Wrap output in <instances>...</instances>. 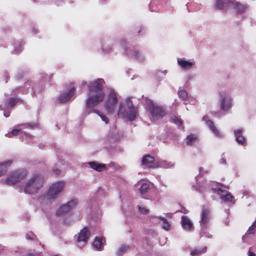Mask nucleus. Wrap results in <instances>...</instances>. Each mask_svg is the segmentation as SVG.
Wrapping results in <instances>:
<instances>
[{
	"instance_id": "nucleus-5",
	"label": "nucleus",
	"mask_w": 256,
	"mask_h": 256,
	"mask_svg": "<svg viewBox=\"0 0 256 256\" xmlns=\"http://www.w3.org/2000/svg\"><path fill=\"white\" fill-rule=\"evenodd\" d=\"M212 220V214L208 208L204 207L200 214V236H204L208 238H212V234L209 232L210 222Z\"/></svg>"
},
{
	"instance_id": "nucleus-25",
	"label": "nucleus",
	"mask_w": 256,
	"mask_h": 256,
	"mask_svg": "<svg viewBox=\"0 0 256 256\" xmlns=\"http://www.w3.org/2000/svg\"><path fill=\"white\" fill-rule=\"evenodd\" d=\"M90 112H94L98 114V115L101 118L102 120L106 124L108 123V118L102 112L96 109H92V111H90L88 112L87 114H89Z\"/></svg>"
},
{
	"instance_id": "nucleus-27",
	"label": "nucleus",
	"mask_w": 256,
	"mask_h": 256,
	"mask_svg": "<svg viewBox=\"0 0 256 256\" xmlns=\"http://www.w3.org/2000/svg\"><path fill=\"white\" fill-rule=\"evenodd\" d=\"M173 166L170 162H167L166 160H161L156 164V167H163L164 168H170Z\"/></svg>"
},
{
	"instance_id": "nucleus-12",
	"label": "nucleus",
	"mask_w": 256,
	"mask_h": 256,
	"mask_svg": "<svg viewBox=\"0 0 256 256\" xmlns=\"http://www.w3.org/2000/svg\"><path fill=\"white\" fill-rule=\"evenodd\" d=\"M202 120L216 138H223L224 137V134L214 124L212 120L208 119V116H204Z\"/></svg>"
},
{
	"instance_id": "nucleus-34",
	"label": "nucleus",
	"mask_w": 256,
	"mask_h": 256,
	"mask_svg": "<svg viewBox=\"0 0 256 256\" xmlns=\"http://www.w3.org/2000/svg\"><path fill=\"white\" fill-rule=\"evenodd\" d=\"M17 100L14 98H10L7 100L8 107L12 108L13 107L16 103Z\"/></svg>"
},
{
	"instance_id": "nucleus-40",
	"label": "nucleus",
	"mask_w": 256,
	"mask_h": 256,
	"mask_svg": "<svg viewBox=\"0 0 256 256\" xmlns=\"http://www.w3.org/2000/svg\"><path fill=\"white\" fill-rule=\"evenodd\" d=\"M55 173H56V174H60V170H56V171H55Z\"/></svg>"
},
{
	"instance_id": "nucleus-41",
	"label": "nucleus",
	"mask_w": 256,
	"mask_h": 256,
	"mask_svg": "<svg viewBox=\"0 0 256 256\" xmlns=\"http://www.w3.org/2000/svg\"><path fill=\"white\" fill-rule=\"evenodd\" d=\"M244 195H246V196H248V192H244Z\"/></svg>"
},
{
	"instance_id": "nucleus-9",
	"label": "nucleus",
	"mask_w": 256,
	"mask_h": 256,
	"mask_svg": "<svg viewBox=\"0 0 256 256\" xmlns=\"http://www.w3.org/2000/svg\"><path fill=\"white\" fill-rule=\"evenodd\" d=\"M65 182L60 181L52 184L48 191V196L50 199H56L65 188Z\"/></svg>"
},
{
	"instance_id": "nucleus-47",
	"label": "nucleus",
	"mask_w": 256,
	"mask_h": 256,
	"mask_svg": "<svg viewBox=\"0 0 256 256\" xmlns=\"http://www.w3.org/2000/svg\"><path fill=\"white\" fill-rule=\"evenodd\" d=\"M192 138H193V140L194 139V135H193Z\"/></svg>"
},
{
	"instance_id": "nucleus-29",
	"label": "nucleus",
	"mask_w": 256,
	"mask_h": 256,
	"mask_svg": "<svg viewBox=\"0 0 256 256\" xmlns=\"http://www.w3.org/2000/svg\"><path fill=\"white\" fill-rule=\"evenodd\" d=\"M130 248L129 246H122L117 251V255L118 256H123L126 252Z\"/></svg>"
},
{
	"instance_id": "nucleus-37",
	"label": "nucleus",
	"mask_w": 256,
	"mask_h": 256,
	"mask_svg": "<svg viewBox=\"0 0 256 256\" xmlns=\"http://www.w3.org/2000/svg\"><path fill=\"white\" fill-rule=\"evenodd\" d=\"M220 163L221 164H226V160L224 158L222 157L220 159Z\"/></svg>"
},
{
	"instance_id": "nucleus-39",
	"label": "nucleus",
	"mask_w": 256,
	"mask_h": 256,
	"mask_svg": "<svg viewBox=\"0 0 256 256\" xmlns=\"http://www.w3.org/2000/svg\"><path fill=\"white\" fill-rule=\"evenodd\" d=\"M4 115L6 116V117H8L9 116H10V113L8 112H4Z\"/></svg>"
},
{
	"instance_id": "nucleus-10",
	"label": "nucleus",
	"mask_w": 256,
	"mask_h": 256,
	"mask_svg": "<svg viewBox=\"0 0 256 256\" xmlns=\"http://www.w3.org/2000/svg\"><path fill=\"white\" fill-rule=\"evenodd\" d=\"M148 110L151 114L152 118L154 120L160 119L166 114L164 110L162 107L158 106L152 102H150Z\"/></svg>"
},
{
	"instance_id": "nucleus-38",
	"label": "nucleus",
	"mask_w": 256,
	"mask_h": 256,
	"mask_svg": "<svg viewBox=\"0 0 256 256\" xmlns=\"http://www.w3.org/2000/svg\"><path fill=\"white\" fill-rule=\"evenodd\" d=\"M248 256H256V254H254V252L249 250L248 252Z\"/></svg>"
},
{
	"instance_id": "nucleus-21",
	"label": "nucleus",
	"mask_w": 256,
	"mask_h": 256,
	"mask_svg": "<svg viewBox=\"0 0 256 256\" xmlns=\"http://www.w3.org/2000/svg\"><path fill=\"white\" fill-rule=\"evenodd\" d=\"M22 126H24L26 128H28L30 126V125L28 124L18 126L14 129L12 130L10 132L6 134V135L8 137H12L18 135L21 130H22Z\"/></svg>"
},
{
	"instance_id": "nucleus-35",
	"label": "nucleus",
	"mask_w": 256,
	"mask_h": 256,
	"mask_svg": "<svg viewBox=\"0 0 256 256\" xmlns=\"http://www.w3.org/2000/svg\"><path fill=\"white\" fill-rule=\"evenodd\" d=\"M180 98L182 100H185L187 98V92L184 90H180L178 92Z\"/></svg>"
},
{
	"instance_id": "nucleus-20",
	"label": "nucleus",
	"mask_w": 256,
	"mask_h": 256,
	"mask_svg": "<svg viewBox=\"0 0 256 256\" xmlns=\"http://www.w3.org/2000/svg\"><path fill=\"white\" fill-rule=\"evenodd\" d=\"M12 162V160H6L4 162H0V176H3L7 170V167Z\"/></svg>"
},
{
	"instance_id": "nucleus-36",
	"label": "nucleus",
	"mask_w": 256,
	"mask_h": 256,
	"mask_svg": "<svg viewBox=\"0 0 256 256\" xmlns=\"http://www.w3.org/2000/svg\"><path fill=\"white\" fill-rule=\"evenodd\" d=\"M186 144L191 146L192 144V136L191 134L188 135L186 137Z\"/></svg>"
},
{
	"instance_id": "nucleus-28",
	"label": "nucleus",
	"mask_w": 256,
	"mask_h": 256,
	"mask_svg": "<svg viewBox=\"0 0 256 256\" xmlns=\"http://www.w3.org/2000/svg\"><path fill=\"white\" fill-rule=\"evenodd\" d=\"M158 219L162 222L161 225L162 228L166 230H170V224L168 220L162 217H159Z\"/></svg>"
},
{
	"instance_id": "nucleus-19",
	"label": "nucleus",
	"mask_w": 256,
	"mask_h": 256,
	"mask_svg": "<svg viewBox=\"0 0 256 256\" xmlns=\"http://www.w3.org/2000/svg\"><path fill=\"white\" fill-rule=\"evenodd\" d=\"M90 167L98 172H102L106 169L105 164H100L96 162H90L88 163Z\"/></svg>"
},
{
	"instance_id": "nucleus-46",
	"label": "nucleus",
	"mask_w": 256,
	"mask_h": 256,
	"mask_svg": "<svg viewBox=\"0 0 256 256\" xmlns=\"http://www.w3.org/2000/svg\"><path fill=\"white\" fill-rule=\"evenodd\" d=\"M202 170V168H200V171L201 172Z\"/></svg>"
},
{
	"instance_id": "nucleus-26",
	"label": "nucleus",
	"mask_w": 256,
	"mask_h": 256,
	"mask_svg": "<svg viewBox=\"0 0 256 256\" xmlns=\"http://www.w3.org/2000/svg\"><path fill=\"white\" fill-rule=\"evenodd\" d=\"M130 56L131 57L134 58L140 61H142L144 60V55L138 51H134L132 53L130 54Z\"/></svg>"
},
{
	"instance_id": "nucleus-6",
	"label": "nucleus",
	"mask_w": 256,
	"mask_h": 256,
	"mask_svg": "<svg viewBox=\"0 0 256 256\" xmlns=\"http://www.w3.org/2000/svg\"><path fill=\"white\" fill-rule=\"evenodd\" d=\"M214 8L218 10H234L237 12H242L246 8V6L235 2V0H216Z\"/></svg>"
},
{
	"instance_id": "nucleus-45",
	"label": "nucleus",
	"mask_w": 256,
	"mask_h": 256,
	"mask_svg": "<svg viewBox=\"0 0 256 256\" xmlns=\"http://www.w3.org/2000/svg\"><path fill=\"white\" fill-rule=\"evenodd\" d=\"M242 239H243V240H244V237L242 238Z\"/></svg>"
},
{
	"instance_id": "nucleus-42",
	"label": "nucleus",
	"mask_w": 256,
	"mask_h": 256,
	"mask_svg": "<svg viewBox=\"0 0 256 256\" xmlns=\"http://www.w3.org/2000/svg\"><path fill=\"white\" fill-rule=\"evenodd\" d=\"M26 238L27 239L32 238L30 236H26Z\"/></svg>"
},
{
	"instance_id": "nucleus-22",
	"label": "nucleus",
	"mask_w": 256,
	"mask_h": 256,
	"mask_svg": "<svg viewBox=\"0 0 256 256\" xmlns=\"http://www.w3.org/2000/svg\"><path fill=\"white\" fill-rule=\"evenodd\" d=\"M182 228L186 230H190L192 228L190 220L186 216L182 217Z\"/></svg>"
},
{
	"instance_id": "nucleus-2",
	"label": "nucleus",
	"mask_w": 256,
	"mask_h": 256,
	"mask_svg": "<svg viewBox=\"0 0 256 256\" xmlns=\"http://www.w3.org/2000/svg\"><path fill=\"white\" fill-rule=\"evenodd\" d=\"M218 105L220 108L218 112H214L212 114L214 117L222 118L224 112H229L233 106V99L230 91L222 90L218 94Z\"/></svg>"
},
{
	"instance_id": "nucleus-3",
	"label": "nucleus",
	"mask_w": 256,
	"mask_h": 256,
	"mask_svg": "<svg viewBox=\"0 0 256 256\" xmlns=\"http://www.w3.org/2000/svg\"><path fill=\"white\" fill-rule=\"evenodd\" d=\"M137 114V108L134 106L130 98H127L120 102L117 110L119 118L133 121L136 119Z\"/></svg>"
},
{
	"instance_id": "nucleus-15",
	"label": "nucleus",
	"mask_w": 256,
	"mask_h": 256,
	"mask_svg": "<svg viewBox=\"0 0 256 256\" xmlns=\"http://www.w3.org/2000/svg\"><path fill=\"white\" fill-rule=\"evenodd\" d=\"M74 94V88H72L68 92L60 95L58 98L60 103H65L70 100Z\"/></svg>"
},
{
	"instance_id": "nucleus-8",
	"label": "nucleus",
	"mask_w": 256,
	"mask_h": 256,
	"mask_svg": "<svg viewBox=\"0 0 256 256\" xmlns=\"http://www.w3.org/2000/svg\"><path fill=\"white\" fill-rule=\"evenodd\" d=\"M28 172L25 168L18 169L9 172L6 180L7 184H15L20 182L27 176Z\"/></svg>"
},
{
	"instance_id": "nucleus-44",
	"label": "nucleus",
	"mask_w": 256,
	"mask_h": 256,
	"mask_svg": "<svg viewBox=\"0 0 256 256\" xmlns=\"http://www.w3.org/2000/svg\"><path fill=\"white\" fill-rule=\"evenodd\" d=\"M86 84V82H84L82 83V84Z\"/></svg>"
},
{
	"instance_id": "nucleus-13",
	"label": "nucleus",
	"mask_w": 256,
	"mask_h": 256,
	"mask_svg": "<svg viewBox=\"0 0 256 256\" xmlns=\"http://www.w3.org/2000/svg\"><path fill=\"white\" fill-rule=\"evenodd\" d=\"M90 235V232L86 227H84L80 230L77 238L78 246L80 248H82L88 242Z\"/></svg>"
},
{
	"instance_id": "nucleus-16",
	"label": "nucleus",
	"mask_w": 256,
	"mask_h": 256,
	"mask_svg": "<svg viewBox=\"0 0 256 256\" xmlns=\"http://www.w3.org/2000/svg\"><path fill=\"white\" fill-rule=\"evenodd\" d=\"M243 130L242 128H238L234 130V134L236 138V142L242 145L244 144L246 140L242 135Z\"/></svg>"
},
{
	"instance_id": "nucleus-23",
	"label": "nucleus",
	"mask_w": 256,
	"mask_h": 256,
	"mask_svg": "<svg viewBox=\"0 0 256 256\" xmlns=\"http://www.w3.org/2000/svg\"><path fill=\"white\" fill-rule=\"evenodd\" d=\"M104 243L102 238L96 237L94 242L93 247L98 250H102L104 246Z\"/></svg>"
},
{
	"instance_id": "nucleus-4",
	"label": "nucleus",
	"mask_w": 256,
	"mask_h": 256,
	"mask_svg": "<svg viewBox=\"0 0 256 256\" xmlns=\"http://www.w3.org/2000/svg\"><path fill=\"white\" fill-rule=\"evenodd\" d=\"M44 181V178L40 173L33 174L24 184V192L30 194H36L42 186Z\"/></svg>"
},
{
	"instance_id": "nucleus-17",
	"label": "nucleus",
	"mask_w": 256,
	"mask_h": 256,
	"mask_svg": "<svg viewBox=\"0 0 256 256\" xmlns=\"http://www.w3.org/2000/svg\"><path fill=\"white\" fill-rule=\"evenodd\" d=\"M178 63L181 68L185 70H188L192 67V62L186 60L185 58H178Z\"/></svg>"
},
{
	"instance_id": "nucleus-31",
	"label": "nucleus",
	"mask_w": 256,
	"mask_h": 256,
	"mask_svg": "<svg viewBox=\"0 0 256 256\" xmlns=\"http://www.w3.org/2000/svg\"><path fill=\"white\" fill-rule=\"evenodd\" d=\"M256 232V220L253 222L252 225L250 227L246 234H254Z\"/></svg>"
},
{
	"instance_id": "nucleus-32",
	"label": "nucleus",
	"mask_w": 256,
	"mask_h": 256,
	"mask_svg": "<svg viewBox=\"0 0 256 256\" xmlns=\"http://www.w3.org/2000/svg\"><path fill=\"white\" fill-rule=\"evenodd\" d=\"M148 188L149 185L146 183H144L139 188V190L142 194H144L146 192Z\"/></svg>"
},
{
	"instance_id": "nucleus-1",
	"label": "nucleus",
	"mask_w": 256,
	"mask_h": 256,
	"mask_svg": "<svg viewBox=\"0 0 256 256\" xmlns=\"http://www.w3.org/2000/svg\"><path fill=\"white\" fill-rule=\"evenodd\" d=\"M106 84L102 78L90 82L88 85V96L86 99V109L92 111V109L100 104L105 96L103 88Z\"/></svg>"
},
{
	"instance_id": "nucleus-18",
	"label": "nucleus",
	"mask_w": 256,
	"mask_h": 256,
	"mask_svg": "<svg viewBox=\"0 0 256 256\" xmlns=\"http://www.w3.org/2000/svg\"><path fill=\"white\" fill-rule=\"evenodd\" d=\"M154 162V158L150 155H147L143 158L142 164L150 168H156V162Z\"/></svg>"
},
{
	"instance_id": "nucleus-7",
	"label": "nucleus",
	"mask_w": 256,
	"mask_h": 256,
	"mask_svg": "<svg viewBox=\"0 0 256 256\" xmlns=\"http://www.w3.org/2000/svg\"><path fill=\"white\" fill-rule=\"evenodd\" d=\"M118 101L116 93L114 90L109 88L104 101V108L108 114H112L114 113Z\"/></svg>"
},
{
	"instance_id": "nucleus-30",
	"label": "nucleus",
	"mask_w": 256,
	"mask_h": 256,
	"mask_svg": "<svg viewBox=\"0 0 256 256\" xmlns=\"http://www.w3.org/2000/svg\"><path fill=\"white\" fill-rule=\"evenodd\" d=\"M172 121L176 124L178 127L182 125V120L178 116H172L171 117Z\"/></svg>"
},
{
	"instance_id": "nucleus-24",
	"label": "nucleus",
	"mask_w": 256,
	"mask_h": 256,
	"mask_svg": "<svg viewBox=\"0 0 256 256\" xmlns=\"http://www.w3.org/2000/svg\"><path fill=\"white\" fill-rule=\"evenodd\" d=\"M206 252V247L200 246L193 250V256H198Z\"/></svg>"
},
{
	"instance_id": "nucleus-14",
	"label": "nucleus",
	"mask_w": 256,
	"mask_h": 256,
	"mask_svg": "<svg viewBox=\"0 0 256 256\" xmlns=\"http://www.w3.org/2000/svg\"><path fill=\"white\" fill-rule=\"evenodd\" d=\"M77 202L75 200H72L63 204L58 208L57 214L58 215H64L70 212L76 206Z\"/></svg>"
},
{
	"instance_id": "nucleus-43",
	"label": "nucleus",
	"mask_w": 256,
	"mask_h": 256,
	"mask_svg": "<svg viewBox=\"0 0 256 256\" xmlns=\"http://www.w3.org/2000/svg\"><path fill=\"white\" fill-rule=\"evenodd\" d=\"M214 185L218 184L217 182H214Z\"/></svg>"
},
{
	"instance_id": "nucleus-33",
	"label": "nucleus",
	"mask_w": 256,
	"mask_h": 256,
	"mask_svg": "<svg viewBox=\"0 0 256 256\" xmlns=\"http://www.w3.org/2000/svg\"><path fill=\"white\" fill-rule=\"evenodd\" d=\"M138 208L139 210V212L141 214H147L149 213L150 210L145 207L140 206H138Z\"/></svg>"
},
{
	"instance_id": "nucleus-11",
	"label": "nucleus",
	"mask_w": 256,
	"mask_h": 256,
	"mask_svg": "<svg viewBox=\"0 0 256 256\" xmlns=\"http://www.w3.org/2000/svg\"><path fill=\"white\" fill-rule=\"evenodd\" d=\"M211 190L213 192L218 194L220 199L225 202L230 203V204H234V203L235 200L234 197L228 191L222 190L218 186H212Z\"/></svg>"
}]
</instances>
